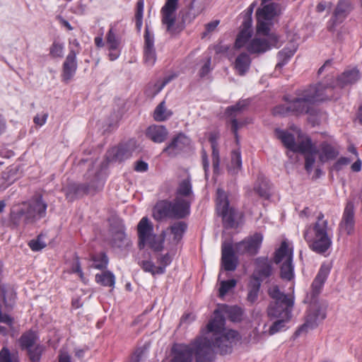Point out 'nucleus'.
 <instances>
[{
    "mask_svg": "<svg viewBox=\"0 0 362 362\" xmlns=\"http://www.w3.org/2000/svg\"><path fill=\"white\" fill-rule=\"evenodd\" d=\"M24 218V223L25 224V211L22 206L18 211H13L11 214V221L15 226H18L21 223L22 218Z\"/></svg>",
    "mask_w": 362,
    "mask_h": 362,
    "instance_id": "obj_53",
    "label": "nucleus"
},
{
    "mask_svg": "<svg viewBox=\"0 0 362 362\" xmlns=\"http://www.w3.org/2000/svg\"><path fill=\"white\" fill-rule=\"evenodd\" d=\"M317 152L319 160L322 163H324L329 160H333L339 155V151L337 148L327 142H323L320 144Z\"/></svg>",
    "mask_w": 362,
    "mask_h": 362,
    "instance_id": "obj_32",
    "label": "nucleus"
},
{
    "mask_svg": "<svg viewBox=\"0 0 362 362\" xmlns=\"http://www.w3.org/2000/svg\"><path fill=\"white\" fill-rule=\"evenodd\" d=\"M209 141L211 142L212 148L211 158L214 172V173L218 174L219 172L220 156L219 151L217 147L216 136L211 135Z\"/></svg>",
    "mask_w": 362,
    "mask_h": 362,
    "instance_id": "obj_40",
    "label": "nucleus"
},
{
    "mask_svg": "<svg viewBox=\"0 0 362 362\" xmlns=\"http://www.w3.org/2000/svg\"><path fill=\"white\" fill-rule=\"evenodd\" d=\"M273 114L277 116H286L291 113V108L289 101L284 105L275 107L273 110Z\"/></svg>",
    "mask_w": 362,
    "mask_h": 362,
    "instance_id": "obj_54",
    "label": "nucleus"
},
{
    "mask_svg": "<svg viewBox=\"0 0 362 362\" xmlns=\"http://www.w3.org/2000/svg\"><path fill=\"white\" fill-rule=\"evenodd\" d=\"M272 25V21L267 19H260V18H257V31L259 34L268 35Z\"/></svg>",
    "mask_w": 362,
    "mask_h": 362,
    "instance_id": "obj_50",
    "label": "nucleus"
},
{
    "mask_svg": "<svg viewBox=\"0 0 362 362\" xmlns=\"http://www.w3.org/2000/svg\"><path fill=\"white\" fill-rule=\"evenodd\" d=\"M269 296L274 300L267 308V315L270 318H284L291 320L294 305V297L281 292L279 286H272L268 291Z\"/></svg>",
    "mask_w": 362,
    "mask_h": 362,
    "instance_id": "obj_5",
    "label": "nucleus"
},
{
    "mask_svg": "<svg viewBox=\"0 0 362 362\" xmlns=\"http://www.w3.org/2000/svg\"><path fill=\"white\" fill-rule=\"evenodd\" d=\"M210 341L202 337H197L189 344H175L170 350L169 362H212L215 357Z\"/></svg>",
    "mask_w": 362,
    "mask_h": 362,
    "instance_id": "obj_1",
    "label": "nucleus"
},
{
    "mask_svg": "<svg viewBox=\"0 0 362 362\" xmlns=\"http://www.w3.org/2000/svg\"><path fill=\"white\" fill-rule=\"evenodd\" d=\"M144 6V0H139L136 3V11L135 13V18H143Z\"/></svg>",
    "mask_w": 362,
    "mask_h": 362,
    "instance_id": "obj_63",
    "label": "nucleus"
},
{
    "mask_svg": "<svg viewBox=\"0 0 362 362\" xmlns=\"http://www.w3.org/2000/svg\"><path fill=\"white\" fill-rule=\"evenodd\" d=\"M137 230L139 239V247L142 249L146 245L147 240L153 235V226L147 217L141 219L137 226Z\"/></svg>",
    "mask_w": 362,
    "mask_h": 362,
    "instance_id": "obj_23",
    "label": "nucleus"
},
{
    "mask_svg": "<svg viewBox=\"0 0 362 362\" xmlns=\"http://www.w3.org/2000/svg\"><path fill=\"white\" fill-rule=\"evenodd\" d=\"M247 49L250 53H262L270 49V46L265 40L255 38L247 45Z\"/></svg>",
    "mask_w": 362,
    "mask_h": 362,
    "instance_id": "obj_35",
    "label": "nucleus"
},
{
    "mask_svg": "<svg viewBox=\"0 0 362 362\" xmlns=\"http://www.w3.org/2000/svg\"><path fill=\"white\" fill-rule=\"evenodd\" d=\"M144 61L148 66H153L156 61V53L154 47V35L146 26L144 47Z\"/></svg>",
    "mask_w": 362,
    "mask_h": 362,
    "instance_id": "obj_22",
    "label": "nucleus"
},
{
    "mask_svg": "<svg viewBox=\"0 0 362 362\" xmlns=\"http://www.w3.org/2000/svg\"><path fill=\"white\" fill-rule=\"evenodd\" d=\"M221 264L226 271H234L238 265V259L231 245L222 247Z\"/></svg>",
    "mask_w": 362,
    "mask_h": 362,
    "instance_id": "obj_25",
    "label": "nucleus"
},
{
    "mask_svg": "<svg viewBox=\"0 0 362 362\" xmlns=\"http://www.w3.org/2000/svg\"><path fill=\"white\" fill-rule=\"evenodd\" d=\"M37 337L35 332L29 331L21 335L19 343L22 349L28 350L37 344Z\"/></svg>",
    "mask_w": 362,
    "mask_h": 362,
    "instance_id": "obj_37",
    "label": "nucleus"
},
{
    "mask_svg": "<svg viewBox=\"0 0 362 362\" xmlns=\"http://www.w3.org/2000/svg\"><path fill=\"white\" fill-rule=\"evenodd\" d=\"M252 20L251 18L245 19L241 25V30L238 34L235 46L237 48H240L245 45L249 39L252 37Z\"/></svg>",
    "mask_w": 362,
    "mask_h": 362,
    "instance_id": "obj_30",
    "label": "nucleus"
},
{
    "mask_svg": "<svg viewBox=\"0 0 362 362\" xmlns=\"http://www.w3.org/2000/svg\"><path fill=\"white\" fill-rule=\"evenodd\" d=\"M132 150L127 144H121L110 149L107 153V158L110 162H121L131 157Z\"/></svg>",
    "mask_w": 362,
    "mask_h": 362,
    "instance_id": "obj_26",
    "label": "nucleus"
},
{
    "mask_svg": "<svg viewBox=\"0 0 362 362\" xmlns=\"http://www.w3.org/2000/svg\"><path fill=\"white\" fill-rule=\"evenodd\" d=\"M64 45L57 42H54L49 49L52 57L62 58L64 56Z\"/></svg>",
    "mask_w": 362,
    "mask_h": 362,
    "instance_id": "obj_56",
    "label": "nucleus"
},
{
    "mask_svg": "<svg viewBox=\"0 0 362 362\" xmlns=\"http://www.w3.org/2000/svg\"><path fill=\"white\" fill-rule=\"evenodd\" d=\"M92 260L93 267L98 269L105 268L108 263V258L105 253H100L93 256Z\"/></svg>",
    "mask_w": 362,
    "mask_h": 362,
    "instance_id": "obj_49",
    "label": "nucleus"
},
{
    "mask_svg": "<svg viewBox=\"0 0 362 362\" xmlns=\"http://www.w3.org/2000/svg\"><path fill=\"white\" fill-rule=\"evenodd\" d=\"M103 182L96 178L95 181H92L89 184L73 183L68 186L66 189V197L74 199L75 197H81L85 194H95L102 189Z\"/></svg>",
    "mask_w": 362,
    "mask_h": 362,
    "instance_id": "obj_13",
    "label": "nucleus"
},
{
    "mask_svg": "<svg viewBox=\"0 0 362 362\" xmlns=\"http://www.w3.org/2000/svg\"><path fill=\"white\" fill-rule=\"evenodd\" d=\"M210 66H211V57H208L206 59L205 64L201 68V69L199 71V75L201 77H204L209 73V71L211 70Z\"/></svg>",
    "mask_w": 362,
    "mask_h": 362,
    "instance_id": "obj_61",
    "label": "nucleus"
},
{
    "mask_svg": "<svg viewBox=\"0 0 362 362\" xmlns=\"http://www.w3.org/2000/svg\"><path fill=\"white\" fill-rule=\"evenodd\" d=\"M294 51L288 49L287 48L283 49L278 54V57L280 60L279 62L276 65V69H281L287 61L293 55Z\"/></svg>",
    "mask_w": 362,
    "mask_h": 362,
    "instance_id": "obj_52",
    "label": "nucleus"
},
{
    "mask_svg": "<svg viewBox=\"0 0 362 362\" xmlns=\"http://www.w3.org/2000/svg\"><path fill=\"white\" fill-rule=\"evenodd\" d=\"M332 88L333 86H326L319 83L305 90H298L296 93L297 96L289 101L291 113L296 115L308 113L313 103L329 99L331 98L329 93Z\"/></svg>",
    "mask_w": 362,
    "mask_h": 362,
    "instance_id": "obj_4",
    "label": "nucleus"
},
{
    "mask_svg": "<svg viewBox=\"0 0 362 362\" xmlns=\"http://www.w3.org/2000/svg\"><path fill=\"white\" fill-rule=\"evenodd\" d=\"M351 163V160L346 157H341L339 158L337 162L333 165V170L336 171H339L342 169V168L345 165H347Z\"/></svg>",
    "mask_w": 362,
    "mask_h": 362,
    "instance_id": "obj_59",
    "label": "nucleus"
},
{
    "mask_svg": "<svg viewBox=\"0 0 362 362\" xmlns=\"http://www.w3.org/2000/svg\"><path fill=\"white\" fill-rule=\"evenodd\" d=\"M325 317V308L317 302L311 303L306 311L304 323L298 327L295 334L299 336L303 333L308 332L310 329L316 328Z\"/></svg>",
    "mask_w": 362,
    "mask_h": 362,
    "instance_id": "obj_9",
    "label": "nucleus"
},
{
    "mask_svg": "<svg viewBox=\"0 0 362 362\" xmlns=\"http://www.w3.org/2000/svg\"><path fill=\"white\" fill-rule=\"evenodd\" d=\"M247 103L244 100L239 101L235 105L227 107L226 114L230 118L231 130L233 132L235 139L238 140V130L247 123V120L238 121L236 117H239L242 111L247 106Z\"/></svg>",
    "mask_w": 362,
    "mask_h": 362,
    "instance_id": "obj_16",
    "label": "nucleus"
},
{
    "mask_svg": "<svg viewBox=\"0 0 362 362\" xmlns=\"http://www.w3.org/2000/svg\"><path fill=\"white\" fill-rule=\"evenodd\" d=\"M190 144V139L183 133H179L163 148V153L168 156H175Z\"/></svg>",
    "mask_w": 362,
    "mask_h": 362,
    "instance_id": "obj_19",
    "label": "nucleus"
},
{
    "mask_svg": "<svg viewBox=\"0 0 362 362\" xmlns=\"http://www.w3.org/2000/svg\"><path fill=\"white\" fill-rule=\"evenodd\" d=\"M251 59L247 53L239 54L234 62V68L239 75H245L250 69Z\"/></svg>",
    "mask_w": 362,
    "mask_h": 362,
    "instance_id": "obj_33",
    "label": "nucleus"
},
{
    "mask_svg": "<svg viewBox=\"0 0 362 362\" xmlns=\"http://www.w3.org/2000/svg\"><path fill=\"white\" fill-rule=\"evenodd\" d=\"M95 281L103 286L114 287L115 284V276L110 271H105L101 274L95 275Z\"/></svg>",
    "mask_w": 362,
    "mask_h": 362,
    "instance_id": "obj_42",
    "label": "nucleus"
},
{
    "mask_svg": "<svg viewBox=\"0 0 362 362\" xmlns=\"http://www.w3.org/2000/svg\"><path fill=\"white\" fill-rule=\"evenodd\" d=\"M220 21L218 20L213 21L211 22H209V23L206 24L205 25V32L202 33V37H206L208 34L215 30L216 27L218 25Z\"/></svg>",
    "mask_w": 362,
    "mask_h": 362,
    "instance_id": "obj_60",
    "label": "nucleus"
},
{
    "mask_svg": "<svg viewBox=\"0 0 362 362\" xmlns=\"http://www.w3.org/2000/svg\"><path fill=\"white\" fill-rule=\"evenodd\" d=\"M172 258L168 253L158 259V262L160 264V267H164V272L165 271V267L170 264Z\"/></svg>",
    "mask_w": 362,
    "mask_h": 362,
    "instance_id": "obj_62",
    "label": "nucleus"
},
{
    "mask_svg": "<svg viewBox=\"0 0 362 362\" xmlns=\"http://www.w3.org/2000/svg\"><path fill=\"white\" fill-rule=\"evenodd\" d=\"M332 228L328 221L325 218L322 213H320L316 221L308 226L304 231L303 237L309 247L318 254H323L331 247Z\"/></svg>",
    "mask_w": 362,
    "mask_h": 362,
    "instance_id": "obj_3",
    "label": "nucleus"
},
{
    "mask_svg": "<svg viewBox=\"0 0 362 362\" xmlns=\"http://www.w3.org/2000/svg\"><path fill=\"white\" fill-rule=\"evenodd\" d=\"M242 166L241 154L239 150H234L231 153L230 165L228 171L232 174H237Z\"/></svg>",
    "mask_w": 362,
    "mask_h": 362,
    "instance_id": "obj_43",
    "label": "nucleus"
},
{
    "mask_svg": "<svg viewBox=\"0 0 362 362\" xmlns=\"http://www.w3.org/2000/svg\"><path fill=\"white\" fill-rule=\"evenodd\" d=\"M237 281L235 279H230L227 281H221L220 283V288L218 290L219 297L223 298L225 295L230 291L232 288H235L236 286Z\"/></svg>",
    "mask_w": 362,
    "mask_h": 362,
    "instance_id": "obj_51",
    "label": "nucleus"
},
{
    "mask_svg": "<svg viewBox=\"0 0 362 362\" xmlns=\"http://www.w3.org/2000/svg\"><path fill=\"white\" fill-rule=\"evenodd\" d=\"M272 267L267 258L256 259V269L252 279H258L260 281L271 275Z\"/></svg>",
    "mask_w": 362,
    "mask_h": 362,
    "instance_id": "obj_31",
    "label": "nucleus"
},
{
    "mask_svg": "<svg viewBox=\"0 0 362 362\" xmlns=\"http://www.w3.org/2000/svg\"><path fill=\"white\" fill-rule=\"evenodd\" d=\"M13 322V317L6 313H3L1 305H0V323H4L9 327H12Z\"/></svg>",
    "mask_w": 362,
    "mask_h": 362,
    "instance_id": "obj_58",
    "label": "nucleus"
},
{
    "mask_svg": "<svg viewBox=\"0 0 362 362\" xmlns=\"http://www.w3.org/2000/svg\"><path fill=\"white\" fill-rule=\"evenodd\" d=\"M143 355L144 351L141 349H138L135 351L129 362H142Z\"/></svg>",
    "mask_w": 362,
    "mask_h": 362,
    "instance_id": "obj_64",
    "label": "nucleus"
},
{
    "mask_svg": "<svg viewBox=\"0 0 362 362\" xmlns=\"http://www.w3.org/2000/svg\"><path fill=\"white\" fill-rule=\"evenodd\" d=\"M299 152L304 154L305 160V168L308 173H310L315 163L316 156L318 155L317 150L313 146L311 140L310 139V147L305 151Z\"/></svg>",
    "mask_w": 362,
    "mask_h": 362,
    "instance_id": "obj_34",
    "label": "nucleus"
},
{
    "mask_svg": "<svg viewBox=\"0 0 362 362\" xmlns=\"http://www.w3.org/2000/svg\"><path fill=\"white\" fill-rule=\"evenodd\" d=\"M168 134V129L163 125L153 124L146 130V136L153 142L158 144L164 142Z\"/></svg>",
    "mask_w": 362,
    "mask_h": 362,
    "instance_id": "obj_24",
    "label": "nucleus"
},
{
    "mask_svg": "<svg viewBox=\"0 0 362 362\" xmlns=\"http://www.w3.org/2000/svg\"><path fill=\"white\" fill-rule=\"evenodd\" d=\"M172 115L173 112L166 108L165 101H162L153 112V119L157 122H163L167 120Z\"/></svg>",
    "mask_w": 362,
    "mask_h": 362,
    "instance_id": "obj_41",
    "label": "nucleus"
},
{
    "mask_svg": "<svg viewBox=\"0 0 362 362\" xmlns=\"http://www.w3.org/2000/svg\"><path fill=\"white\" fill-rule=\"evenodd\" d=\"M340 233L351 235L355 230V210L351 201H348L339 224Z\"/></svg>",
    "mask_w": 362,
    "mask_h": 362,
    "instance_id": "obj_14",
    "label": "nucleus"
},
{
    "mask_svg": "<svg viewBox=\"0 0 362 362\" xmlns=\"http://www.w3.org/2000/svg\"><path fill=\"white\" fill-rule=\"evenodd\" d=\"M329 273V268L326 265H322L311 285V295L313 298H315L321 292Z\"/></svg>",
    "mask_w": 362,
    "mask_h": 362,
    "instance_id": "obj_29",
    "label": "nucleus"
},
{
    "mask_svg": "<svg viewBox=\"0 0 362 362\" xmlns=\"http://www.w3.org/2000/svg\"><path fill=\"white\" fill-rule=\"evenodd\" d=\"M225 319L218 310L214 311V318L206 325V336L201 335L206 338L213 346L217 347L221 354L230 353L233 344L238 340L239 334L238 332L224 328Z\"/></svg>",
    "mask_w": 362,
    "mask_h": 362,
    "instance_id": "obj_2",
    "label": "nucleus"
},
{
    "mask_svg": "<svg viewBox=\"0 0 362 362\" xmlns=\"http://www.w3.org/2000/svg\"><path fill=\"white\" fill-rule=\"evenodd\" d=\"M28 245L30 249L35 252L41 250L47 245L46 243L42 240L41 235H39L35 240H30Z\"/></svg>",
    "mask_w": 362,
    "mask_h": 362,
    "instance_id": "obj_57",
    "label": "nucleus"
},
{
    "mask_svg": "<svg viewBox=\"0 0 362 362\" xmlns=\"http://www.w3.org/2000/svg\"><path fill=\"white\" fill-rule=\"evenodd\" d=\"M222 311L226 315V316L233 322H240L242 320L244 311L243 310L237 306H228L225 305Z\"/></svg>",
    "mask_w": 362,
    "mask_h": 362,
    "instance_id": "obj_38",
    "label": "nucleus"
},
{
    "mask_svg": "<svg viewBox=\"0 0 362 362\" xmlns=\"http://www.w3.org/2000/svg\"><path fill=\"white\" fill-rule=\"evenodd\" d=\"M23 206L25 211V224L34 223L46 216L47 204L41 195H35Z\"/></svg>",
    "mask_w": 362,
    "mask_h": 362,
    "instance_id": "obj_10",
    "label": "nucleus"
},
{
    "mask_svg": "<svg viewBox=\"0 0 362 362\" xmlns=\"http://www.w3.org/2000/svg\"><path fill=\"white\" fill-rule=\"evenodd\" d=\"M45 351V346L37 344L35 346L27 350L28 355L31 362H40L41 356Z\"/></svg>",
    "mask_w": 362,
    "mask_h": 362,
    "instance_id": "obj_48",
    "label": "nucleus"
},
{
    "mask_svg": "<svg viewBox=\"0 0 362 362\" xmlns=\"http://www.w3.org/2000/svg\"><path fill=\"white\" fill-rule=\"evenodd\" d=\"M178 6V0H166L161 8L162 23L165 25L166 31L170 34H175L182 30L176 25L175 12Z\"/></svg>",
    "mask_w": 362,
    "mask_h": 362,
    "instance_id": "obj_12",
    "label": "nucleus"
},
{
    "mask_svg": "<svg viewBox=\"0 0 362 362\" xmlns=\"http://www.w3.org/2000/svg\"><path fill=\"white\" fill-rule=\"evenodd\" d=\"M189 214L185 204H180L175 199L173 202L160 200L156 203L153 209V216L157 221L165 218L180 219Z\"/></svg>",
    "mask_w": 362,
    "mask_h": 362,
    "instance_id": "obj_7",
    "label": "nucleus"
},
{
    "mask_svg": "<svg viewBox=\"0 0 362 362\" xmlns=\"http://www.w3.org/2000/svg\"><path fill=\"white\" fill-rule=\"evenodd\" d=\"M353 8L351 0H339L331 18L332 25L329 30H333L335 25L341 23L353 10Z\"/></svg>",
    "mask_w": 362,
    "mask_h": 362,
    "instance_id": "obj_20",
    "label": "nucleus"
},
{
    "mask_svg": "<svg viewBox=\"0 0 362 362\" xmlns=\"http://www.w3.org/2000/svg\"><path fill=\"white\" fill-rule=\"evenodd\" d=\"M121 39L117 34L116 30L111 28L107 33L105 37V45L109 52L108 57L110 60L114 61L120 55Z\"/></svg>",
    "mask_w": 362,
    "mask_h": 362,
    "instance_id": "obj_21",
    "label": "nucleus"
},
{
    "mask_svg": "<svg viewBox=\"0 0 362 362\" xmlns=\"http://www.w3.org/2000/svg\"><path fill=\"white\" fill-rule=\"evenodd\" d=\"M277 4L272 3L264 5L262 8L257 10V18L272 21L276 15Z\"/></svg>",
    "mask_w": 362,
    "mask_h": 362,
    "instance_id": "obj_36",
    "label": "nucleus"
},
{
    "mask_svg": "<svg viewBox=\"0 0 362 362\" xmlns=\"http://www.w3.org/2000/svg\"><path fill=\"white\" fill-rule=\"evenodd\" d=\"M254 194L264 199L269 197V181L264 176H258L253 189L247 192L248 197H252Z\"/></svg>",
    "mask_w": 362,
    "mask_h": 362,
    "instance_id": "obj_28",
    "label": "nucleus"
},
{
    "mask_svg": "<svg viewBox=\"0 0 362 362\" xmlns=\"http://www.w3.org/2000/svg\"><path fill=\"white\" fill-rule=\"evenodd\" d=\"M262 240L263 236L261 233H255L252 236L238 243L235 246L236 252L240 254L247 253L255 255L257 253Z\"/></svg>",
    "mask_w": 362,
    "mask_h": 362,
    "instance_id": "obj_17",
    "label": "nucleus"
},
{
    "mask_svg": "<svg viewBox=\"0 0 362 362\" xmlns=\"http://www.w3.org/2000/svg\"><path fill=\"white\" fill-rule=\"evenodd\" d=\"M278 320H276L269 327V334L273 335L278 332L281 331L284 327L285 324L288 322L290 320H285L284 318H277Z\"/></svg>",
    "mask_w": 362,
    "mask_h": 362,
    "instance_id": "obj_55",
    "label": "nucleus"
},
{
    "mask_svg": "<svg viewBox=\"0 0 362 362\" xmlns=\"http://www.w3.org/2000/svg\"><path fill=\"white\" fill-rule=\"evenodd\" d=\"M165 233L163 232L160 236L152 235L146 242V245L155 252H160L163 248L165 241Z\"/></svg>",
    "mask_w": 362,
    "mask_h": 362,
    "instance_id": "obj_46",
    "label": "nucleus"
},
{
    "mask_svg": "<svg viewBox=\"0 0 362 362\" xmlns=\"http://www.w3.org/2000/svg\"><path fill=\"white\" fill-rule=\"evenodd\" d=\"M175 199L189 210L194 196L192 190L191 176L187 171H183L176 189Z\"/></svg>",
    "mask_w": 362,
    "mask_h": 362,
    "instance_id": "obj_11",
    "label": "nucleus"
},
{
    "mask_svg": "<svg viewBox=\"0 0 362 362\" xmlns=\"http://www.w3.org/2000/svg\"><path fill=\"white\" fill-rule=\"evenodd\" d=\"M274 261L281 264V277L291 280L293 277V250L288 247L286 240L283 241L274 254Z\"/></svg>",
    "mask_w": 362,
    "mask_h": 362,
    "instance_id": "obj_8",
    "label": "nucleus"
},
{
    "mask_svg": "<svg viewBox=\"0 0 362 362\" xmlns=\"http://www.w3.org/2000/svg\"><path fill=\"white\" fill-rule=\"evenodd\" d=\"M0 362H20V358L17 352H11L7 346H3L0 350Z\"/></svg>",
    "mask_w": 362,
    "mask_h": 362,
    "instance_id": "obj_47",
    "label": "nucleus"
},
{
    "mask_svg": "<svg viewBox=\"0 0 362 362\" xmlns=\"http://www.w3.org/2000/svg\"><path fill=\"white\" fill-rule=\"evenodd\" d=\"M276 135L285 147L293 152L305 151L310 147V139H306L297 144L293 135L287 131L276 129Z\"/></svg>",
    "mask_w": 362,
    "mask_h": 362,
    "instance_id": "obj_15",
    "label": "nucleus"
},
{
    "mask_svg": "<svg viewBox=\"0 0 362 362\" xmlns=\"http://www.w3.org/2000/svg\"><path fill=\"white\" fill-rule=\"evenodd\" d=\"M78 54V49L74 50L70 49L68 55L62 65V81L68 83L75 76L77 70L76 56Z\"/></svg>",
    "mask_w": 362,
    "mask_h": 362,
    "instance_id": "obj_18",
    "label": "nucleus"
},
{
    "mask_svg": "<svg viewBox=\"0 0 362 362\" xmlns=\"http://www.w3.org/2000/svg\"><path fill=\"white\" fill-rule=\"evenodd\" d=\"M139 264L144 272H149L152 275L164 273V267H156L152 261L142 260L139 262Z\"/></svg>",
    "mask_w": 362,
    "mask_h": 362,
    "instance_id": "obj_45",
    "label": "nucleus"
},
{
    "mask_svg": "<svg viewBox=\"0 0 362 362\" xmlns=\"http://www.w3.org/2000/svg\"><path fill=\"white\" fill-rule=\"evenodd\" d=\"M216 205L217 214L222 217L224 226L227 228L237 227L240 214L230 205L227 193L221 188H218L216 191Z\"/></svg>",
    "mask_w": 362,
    "mask_h": 362,
    "instance_id": "obj_6",
    "label": "nucleus"
},
{
    "mask_svg": "<svg viewBox=\"0 0 362 362\" xmlns=\"http://www.w3.org/2000/svg\"><path fill=\"white\" fill-rule=\"evenodd\" d=\"M260 285L261 283L258 279H252L250 281L247 296V300L250 303H254L257 300Z\"/></svg>",
    "mask_w": 362,
    "mask_h": 362,
    "instance_id": "obj_44",
    "label": "nucleus"
},
{
    "mask_svg": "<svg viewBox=\"0 0 362 362\" xmlns=\"http://www.w3.org/2000/svg\"><path fill=\"white\" fill-rule=\"evenodd\" d=\"M187 228L184 221H177L172 224L168 229L173 235V241L177 244L182 238Z\"/></svg>",
    "mask_w": 362,
    "mask_h": 362,
    "instance_id": "obj_39",
    "label": "nucleus"
},
{
    "mask_svg": "<svg viewBox=\"0 0 362 362\" xmlns=\"http://www.w3.org/2000/svg\"><path fill=\"white\" fill-rule=\"evenodd\" d=\"M361 77L360 71L356 68L346 69L337 79V86L344 88L356 83Z\"/></svg>",
    "mask_w": 362,
    "mask_h": 362,
    "instance_id": "obj_27",
    "label": "nucleus"
}]
</instances>
